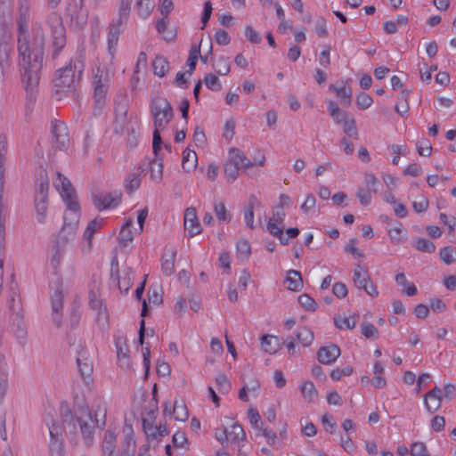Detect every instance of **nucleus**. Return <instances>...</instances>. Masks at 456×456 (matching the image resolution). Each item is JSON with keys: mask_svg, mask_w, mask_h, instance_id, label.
I'll return each mask as SVG.
<instances>
[{"mask_svg": "<svg viewBox=\"0 0 456 456\" xmlns=\"http://www.w3.org/2000/svg\"><path fill=\"white\" fill-rule=\"evenodd\" d=\"M125 434L124 445L125 449L121 456H131L135 448V441L134 438V431L131 427H126L123 430Z\"/></svg>", "mask_w": 456, "mask_h": 456, "instance_id": "33", "label": "nucleus"}, {"mask_svg": "<svg viewBox=\"0 0 456 456\" xmlns=\"http://www.w3.org/2000/svg\"><path fill=\"white\" fill-rule=\"evenodd\" d=\"M63 295L61 290H56L51 297L52 309L53 313H60L62 309Z\"/></svg>", "mask_w": 456, "mask_h": 456, "instance_id": "64", "label": "nucleus"}, {"mask_svg": "<svg viewBox=\"0 0 456 456\" xmlns=\"http://www.w3.org/2000/svg\"><path fill=\"white\" fill-rule=\"evenodd\" d=\"M330 90L334 92L346 106L351 105L352 92L350 88H347L345 86L338 87L335 85L331 84L330 85Z\"/></svg>", "mask_w": 456, "mask_h": 456, "instance_id": "36", "label": "nucleus"}, {"mask_svg": "<svg viewBox=\"0 0 456 456\" xmlns=\"http://www.w3.org/2000/svg\"><path fill=\"white\" fill-rule=\"evenodd\" d=\"M84 68L85 58L82 53H79L74 59H71L66 67L57 70L53 86L55 94L60 95L58 99L68 94H75Z\"/></svg>", "mask_w": 456, "mask_h": 456, "instance_id": "3", "label": "nucleus"}, {"mask_svg": "<svg viewBox=\"0 0 456 456\" xmlns=\"http://www.w3.org/2000/svg\"><path fill=\"white\" fill-rule=\"evenodd\" d=\"M49 433L51 441L49 450L52 456H61L62 453V441L59 439V427L54 423L49 427Z\"/></svg>", "mask_w": 456, "mask_h": 456, "instance_id": "23", "label": "nucleus"}, {"mask_svg": "<svg viewBox=\"0 0 456 456\" xmlns=\"http://www.w3.org/2000/svg\"><path fill=\"white\" fill-rule=\"evenodd\" d=\"M239 168L235 167L233 164L227 162L224 164V175L228 182H234L239 175Z\"/></svg>", "mask_w": 456, "mask_h": 456, "instance_id": "61", "label": "nucleus"}, {"mask_svg": "<svg viewBox=\"0 0 456 456\" xmlns=\"http://www.w3.org/2000/svg\"><path fill=\"white\" fill-rule=\"evenodd\" d=\"M132 0H121L118 17L119 22H126L129 18Z\"/></svg>", "mask_w": 456, "mask_h": 456, "instance_id": "55", "label": "nucleus"}, {"mask_svg": "<svg viewBox=\"0 0 456 456\" xmlns=\"http://www.w3.org/2000/svg\"><path fill=\"white\" fill-rule=\"evenodd\" d=\"M52 144L53 147L59 151H65L69 144V135L67 126L59 120L52 122Z\"/></svg>", "mask_w": 456, "mask_h": 456, "instance_id": "9", "label": "nucleus"}, {"mask_svg": "<svg viewBox=\"0 0 456 456\" xmlns=\"http://www.w3.org/2000/svg\"><path fill=\"white\" fill-rule=\"evenodd\" d=\"M126 22H119V18H118L115 21H113L109 27V32L107 37L108 42V53L110 63H113V60L115 57L117 45L118 42V37L121 31L124 29V26Z\"/></svg>", "mask_w": 456, "mask_h": 456, "instance_id": "11", "label": "nucleus"}, {"mask_svg": "<svg viewBox=\"0 0 456 456\" xmlns=\"http://www.w3.org/2000/svg\"><path fill=\"white\" fill-rule=\"evenodd\" d=\"M117 347V359L118 363L121 368L129 369L131 366L130 358L127 354L128 348L126 340L123 338H118L116 339Z\"/></svg>", "mask_w": 456, "mask_h": 456, "instance_id": "22", "label": "nucleus"}, {"mask_svg": "<svg viewBox=\"0 0 456 456\" xmlns=\"http://www.w3.org/2000/svg\"><path fill=\"white\" fill-rule=\"evenodd\" d=\"M408 94L409 92L407 90H403L398 95V101L395 103V110L400 114L403 115L409 111V104H408Z\"/></svg>", "mask_w": 456, "mask_h": 456, "instance_id": "43", "label": "nucleus"}, {"mask_svg": "<svg viewBox=\"0 0 456 456\" xmlns=\"http://www.w3.org/2000/svg\"><path fill=\"white\" fill-rule=\"evenodd\" d=\"M131 273L128 272L123 277L118 278V286L121 293L127 294L133 285Z\"/></svg>", "mask_w": 456, "mask_h": 456, "instance_id": "56", "label": "nucleus"}, {"mask_svg": "<svg viewBox=\"0 0 456 456\" xmlns=\"http://www.w3.org/2000/svg\"><path fill=\"white\" fill-rule=\"evenodd\" d=\"M140 166L144 171L149 168L151 179L156 183H159L163 178V162L162 159L155 156L152 160H143Z\"/></svg>", "mask_w": 456, "mask_h": 456, "instance_id": "18", "label": "nucleus"}, {"mask_svg": "<svg viewBox=\"0 0 456 456\" xmlns=\"http://www.w3.org/2000/svg\"><path fill=\"white\" fill-rule=\"evenodd\" d=\"M18 1V10L19 16L17 19L18 24L22 28L23 27L28 26V22L30 20V8L31 3L30 0H17Z\"/></svg>", "mask_w": 456, "mask_h": 456, "instance_id": "26", "label": "nucleus"}, {"mask_svg": "<svg viewBox=\"0 0 456 456\" xmlns=\"http://www.w3.org/2000/svg\"><path fill=\"white\" fill-rule=\"evenodd\" d=\"M27 27L19 25L18 52L19 64L21 69V81L26 91L33 92L39 83V70L42 68L45 33L38 27L32 29V37L27 35Z\"/></svg>", "mask_w": 456, "mask_h": 456, "instance_id": "1", "label": "nucleus"}, {"mask_svg": "<svg viewBox=\"0 0 456 456\" xmlns=\"http://www.w3.org/2000/svg\"><path fill=\"white\" fill-rule=\"evenodd\" d=\"M133 225V221L131 219L127 220L126 224L123 225L119 232L118 240L120 244L126 246L134 240V234L131 231V227Z\"/></svg>", "mask_w": 456, "mask_h": 456, "instance_id": "41", "label": "nucleus"}, {"mask_svg": "<svg viewBox=\"0 0 456 456\" xmlns=\"http://www.w3.org/2000/svg\"><path fill=\"white\" fill-rule=\"evenodd\" d=\"M152 67L154 74L159 77H164L169 69L167 60L160 55L155 57L152 62Z\"/></svg>", "mask_w": 456, "mask_h": 456, "instance_id": "40", "label": "nucleus"}, {"mask_svg": "<svg viewBox=\"0 0 456 456\" xmlns=\"http://www.w3.org/2000/svg\"><path fill=\"white\" fill-rule=\"evenodd\" d=\"M328 110L330 115L337 124L342 125L344 122L350 118L348 114L346 111L340 110L335 102H330L328 104Z\"/></svg>", "mask_w": 456, "mask_h": 456, "instance_id": "35", "label": "nucleus"}, {"mask_svg": "<svg viewBox=\"0 0 456 456\" xmlns=\"http://www.w3.org/2000/svg\"><path fill=\"white\" fill-rule=\"evenodd\" d=\"M286 282L288 289L293 291H298L303 287V280L300 272L297 270H289L287 272Z\"/></svg>", "mask_w": 456, "mask_h": 456, "instance_id": "32", "label": "nucleus"}, {"mask_svg": "<svg viewBox=\"0 0 456 456\" xmlns=\"http://www.w3.org/2000/svg\"><path fill=\"white\" fill-rule=\"evenodd\" d=\"M142 174H144V168L139 165L127 175L125 179V188L129 193L140 187Z\"/></svg>", "mask_w": 456, "mask_h": 456, "instance_id": "21", "label": "nucleus"}, {"mask_svg": "<svg viewBox=\"0 0 456 456\" xmlns=\"http://www.w3.org/2000/svg\"><path fill=\"white\" fill-rule=\"evenodd\" d=\"M334 322H335L336 327L340 330H343V329L352 330L356 325V322H355L354 318L346 317V316H341V315L335 317Z\"/></svg>", "mask_w": 456, "mask_h": 456, "instance_id": "49", "label": "nucleus"}, {"mask_svg": "<svg viewBox=\"0 0 456 456\" xmlns=\"http://www.w3.org/2000/svg\"><path fill=\"white\" fill-rule=\"evenodd\" d=\"M48 190L49 183L47 177H41L39 187L35 194V211L38 223L45 224L48 208Z\"/></svg>", "mask_w": 456, "mask_h": 456, "instance_id": "7", "label": "nucleus"}, {"mask_svg": "<svg viewBox=\"0 0 456 456\" xmlns=\"http://www.w3.org/2000/svg\"><path fill=\"white\" fill-rule=\"evenodd\" d=\"M410 452L411 456H429L426 444L422 442L411 444Z\"/></svg>", "mask_w": 456, "mask_h": 456, "instance_id": "60", "label": "nucleus"}, {"mask_svg": "<svg viewBox=\"0 0 456 456\" xmlns=\"http://www.w3.org/2000/svg\"><path fill=\"white\" fill-rule=\"evenodd\" d=\"M246 439V433L242 427L238 423H234L228 430V443L238 444L240 448H242L243 443Z\"/></svg>", "mask_w": 456, "mask_h": 456, "instance_id": "27", "label": "nucleus"}, {"mask_svg": "<svg viewBox=\"0 0 456 456\" xmlns=\"http://www.w3.org/2000/svg\"><path fill=\"white\" fill-rule=\"evenodd\" d=\"M340 355V349L335 344L320 347L317 352L318 361L322 364H331Z\"/></svg>", "mask_w": 456, "mask_h": 456, "instance_id": "15", "label": "nucleus"}, {"mask_svg": "<svg viewBox=\"0 0 456 456\" xmlns=\"http://www.w3.org/2000/svg\"><path fill=\"white\" fill-rule=\"evenodd\" d=\"M425 407L428 412L434 413L438 411L442 405V389L435 387L424 395Z\"/></svg>", "mask_w": 456, "mask_h": 456, "instance_id": "16", "label": "nucleus"}, {"mask_svg": "<svg viewBox=\"0 0 456 456\" xmlns=\"http://www.w3.org/2000/svg\"><path fill=\"white\" fill-rule=\"evenodd\" d=\"M57 178L54 181V186L60 191L61 195L67 205L68 210H79V204L77 200V195L70 181L61 175L60 172H56Z\"/></svg>", "mask_w": 456, "mask_h": 456, "instance_id": "6", "label": "nucleus"}, {"mask_svg": "<svg viewBox=\"0 0 456 456\" xmlns=\"http://www.w3.org/2000/svg\"><path fill=\"white\" fill-rule=\"evenodd\" d=\"M103 218H94L86 226L84 232V239L87 240L89 247L92 245V238L94 232L103 225Z\"/></svg>", "mask_w": 456, "mask_h": 456, "instance_id": "37", "label": "nucleus"}, {"mask_svg": "<svg viewBox=\"0 0 456 456\" xmlns=\"http://www.w3.org/2000/svg\"><path fill=\"white\" fill-rule=\"evenodd\" d=\"M175 257L176 248L175 247H167L161 257V271L166 276H170L174 273Z\"/></svg>", "mask_w": 456, "mask_h": 456, "instance_id": "19", "label": "nucleus"}, {"mask_svg": "<svg viewBox=\"0 0 456 456\" xmlns=\"http://www.w3.org/2000/svg\"><path fill=\"white\" fill-rule=\"evenodd\" d=\"M298 303L307 311H315L318 307L317 303L307 294H302L298 297Z\"/></svg>", "mask_w": 456, "mask_h": 456, "instance_id": "54", "label": "nucleus"}, {"mask_svg": "<svg viewBox=\"0 0 456 456\" xmlns=\"http://www.w3.org/2000/svg\"><path fill=\"white\" fill-rule=\"evenodd\" d=\"M94 412V420L93 419L92 413L86 406H80L73 416L69 410L62 412L64 428L69 432H76L77 428L84 437L85 444L87 447L93 444L94 422L102 424L105 423L106 418V405L102 398H96L93 404Z\"/></svg>", "mask_w": 456, "mask_h": 456, "instance_id": "2", "label": "nucleus"}, {"mask_svg": "<svg viewBox=\"0 0 456 456\" xmlns=\"http://www.w3.org/2000/svg\"><path fill=\"white\" fill-rule=\"evenodd\" d=\"M142 427L148 442L153 444L154 446L158 445L162 437L168 434L165 426H155L147 419H143Z\"/></svg>", "mask_w": 456, "mask_h": 456, "instance_id": "12", "label": "nucleus"}, {"mask_svg": "<svg viewBox=\"0 0 456 456\" xmlns=\"http://www.w3.org/2000/svg\"><path fill=\"white\" fill-rule=\"evenodd\" d=\"M94 207L98 210L116 208L121 202V192H98L92 195Z\"/></svg>", "mask_w": 456, "mask_h": 456, "instance_id": "10", "label": "nucleus"}, {"mask_svg": "<svg viewBox=\"0 0 456 456\" xmlns=\"http://www.w3.org/2000/svg\"><path fill=\"white\" fill-rule=\"evenodd\" d=\"M228 161L238 167L239 169L247 171L250 167H253L252 161H250L238 148H232L229 151Z\"/></svg>", "mask_w": 456, "mask_h": 456, "instance_id": "20", "label": "nucleus"}, {"mask_svg": "<svg viewBox=\"0 0 456 456\" xmlns=\"http://www.w3.org/2000/svg\"><path fill=\"white\" fill-rule=\"evenodd\" d=\"M173 415L176 420L185 421L188 419L187 407L183 401H175L173 404Z\"/></svg>", "mask_w": 456, "mask_h": 456, "instance_id": "42", "label": "nucleus"}, {"mask_svg": "<svg viewBox=\"0 0 456 456\" xmlns=\"http://www.w3.org/2000/svg\"><path fill=\"white\" fill-rule=\"evenodd\" d=\"M251 253V248L248 240H241L237 243V256L241 260H247Z\"/></svg>", "mask_w": 456, "mask_h": 456, "instance_id": "51", "label": "nucleus"}, {"mask_svg": "<svg viewBox=\"0 0 456 456\" xmlns=\"http://www.w3.org/2000/svg\"><path fill=\"white\" fill-rule=\"evenodd\" d=\"M295 335L297 337V341L301 343L304 346H310L314 338V332L306 327L298 328L295 331Z\"/></svg>", "mask_w": 456, "mask_h": 456, "instance_id": "39", "label": "nucleus"}, {"mask_svg": "<svg viewBox=\"0 0 456 456\" xmlns=\"http://www.w3.org/2000/svg\"><path fill=\"white\" fill-rule=\"evenodd\" d=\"M454 248L451 246L444 247L440 249L441 261L445 265H451L455 261L453 257Z\"/></svg>", "mask_w": 456, "mask_h": 456, "instance_id": "63", "label": "nucleus"}, {"mask_svg": "<svg viewBox=\"0 0 456 456\" xmlns=\"http://www.w3.org/2000/svg\"><path fill=\"white\" fill-rule=\"evenodd\" d=\"M380 184L379 180L371 173H367L364 175V185L365 188L370 190L371 192L376 193L378 191V186Z\"/></svg>", "mask_w": 456, "mask_h": 456, "instance_id": "58", "label": "nucleus"}, {"mask_svg": "<svg viewBox=\"0 0 456 456\" xmlns=\"http://www.w3.org/2000/svg\"><path fill=\"white\" fill-rule=\"evenodd\" d=\"M154 8L151 0H136V9L140 17L146 19Z\"/></svg>", "mask_w": 456, "mask_h": 456, "instance_id": "44", "label": "nucleus"}, {"mask_svg": "<svg viewBox=\"0 0 456 456\" xmlns=\"http://www.w3.org/2000/svg\"><path fill=\"white\" fill-rule=\"evenodd\" d=\"M259 202L255 195H250L248 204L244 210V221L249 228H254V208L258 206Z\"/></svg>", "mask_w": 456, "mask_h": 456, "instance_id": "34", "label": "nucleus"}, {"mask_svg": "<svg viewBox=\"0 0 456 456\" xmlns=\"http://www.w3.org/2000/svg\"><path fill=\"white\" fill-rule=\"evenodd\" d=\"M213 68L217 74L221 76L227 75L231 70L229 58L220 56L213 64Z\"/></svg>", "mask_w": 456, "mask_h": 456, "instance_id": "46", "label": "nucleus"}, {"mask_svg": "<svg viewBox=\"0 0 456 456\" xmlns=\"http://www.w3.org/2000/svg\"><path fill=\"white\" fill-rule=\"evenodd\" d=\"M286 213L281 207H275L273 210V216L267 223V231L270 232L273 227L284 228V220Z\"/></svg>", "mask_w": 456, "mask_h": 456, "instance_id": "28", "label": "nucleus"}, {"mask_svg": "<svg viewBox=\"0 0 456 456\" xmlns=\"http://www.w3.org/2000/svg\"><path fill=\"white\" fill-rule=\"evenodd\" d=\"M80 216V209L79 210H68L64 214V224L61 227L60 233L57 237V240H64L65 244L69 245V243L73 240L75 238L78 221Z\"/></svg>", "mask_w": 456, "mask_h": 456, "instance_id": "8", "label": "nucleus"}, {"mask_svg": "<svg viewBox=\"0 0 456 456\" xmlns=\"http://www.w3.org/2000/svg\"><path fill=\"white\" fill-rule=\"evenodd\" d=\"M200 54V48H198L197 46H193L191 49L190 54H189L188 60H187V65L189 67L188 73L190 75L192 74V72L194 71V69L196 68L197 61H198Z\"/></svg>", "mask_w": 456, "mask_h": 456, "instance_id": "59", "label": "nucleus"}, {"mask_svg": "<svg viewBox=\"0 0 456 456\" xmlns=\"http://www.w3.org/2000/svg\"><path fill=\"white\" fill-rule=\"evenodd\" d=\"M153 117L154 128L164 130L173 118V109L169 102L163 97L154 98L150 105Z\"/></svg>", "mask_w": 456, "mask_h": 456, "instance_id": "5", "label": "nucleus"}, {"mask_svg": "<svg viewBox=\"0 0 456 456\" xmlns=\"http://www.w3.org/2000/svg\"><path fill=\"white\" fill-rule=\"evenodd\" d=\"M197 154L194 151L186 150L183 151V160H182V167L186 172H190L195 169L197 166Z\"/></svg>", "mask_w": 456, "mask_h": 456, "instance_id": "38", "label": "nucleus"}, {"mask_svg": "<svg viewBox=\"0 0 456 456\" xmlns=\"http://www.w3.org/2000/svg\"><path fill=\"white\" fill-rule=\"evenodd\" d=\"M4 183V168H0V246L5 238V217L3 214V191Z\"/></svg>", "mask_w": 456, "mask_h": 456, "instance_id": "29", "label": "nucleus"}, {"mask_svg": "<svg viewBox=\"0 0 456 456\" xmlns=\"http://www.w3.org/2000/svg\"><path fill=\"white\" fill-rule=\"evenodd\" d=\"M342 127H343V131L344 133L353 138V139H358V131H357V128H356V121L354 118H350L348 120H346V122H344L342 124Z\"/></svg>", "mask_w": 456, "mask_h": 456, "instance_id": "50", "label": "nucleus"}, {"mask_svg": "<svg viewBox=\"0 0 456 456\" xmlns=\"http://www.w3.org/2000/svg\"><path fill=\"white\" fill-rule=\"evenodd\" d=\"M204 83L209 90L217 92L222 89L219 78L214 74H207L204 78Z\"/></svg>", "mask_w": 456, "mask_h": 456, "instance_id": "53", "label": "nucleus"}, {"mask_svg": "<svg viewBox=\"0 0 456 456\" xmlns=\"http://www.w3.org/2000/svg\"><path fill=\"white\" fill-rule=\"evenodd\" d=\"M262 349L270 354H275L280 348L279 338L273 335H264L261 338Z\"/></svg>", "mask_w": 456, "mask_h": 456, "instance_id": "30", "label": "nucleus"}, {"mask_svg": "<svg viewBox=\"0 0 456 456\" xmlns=\"http://www.w3.org/2000/svg\"><path fill=\"white\" fill-rule=\"evenodd\" d=\"M184 229L189 237H193L201 232V226L194 208H188L184 212Z\"/></svg>", "mask_w": 456, "mask_h": 456, "instance_id": "14", "label": "nucleus"}, {"mask_svg": "<svg viewBox=\"0 0 456 456\" xmlns=\"http://www.w3.org/2000/svg\"><path fill=\"white\" fill-rule=\"evenodd\" d=\"M406 233L407 231L403 227L401 224H399L398 226L392 228L388 231V235L390 237L391 241L394 244L403 243Z\"/></svg>", "mask_w": 456, "mask_h": 456, "instance_id": "45", "label": "nucleus"}, {"mask_svg": "<svg viewBox=\"0 0 456 456\" xmlns=\"http://www.w3.org/2000/svg\"><path fill=\"white\" fill-rule=\"evenodd\" d=\"M373 103L372 98L366 93L362 92L356 97V104L360 110H367Z\"/></svg>", "mask_w": 456, "mask_h": 456, "instance_id": "62", "label": "nucleus"}, {"mask_svg": "<svg viewBox=\"0 0 456 456\" xmlns=\"http://www.w3.org/2000/svg\"><path fill=\"white\" fill-rule=\"evenodd\" d=\"M6 304L10 312L20 315L21 311V300L18 285L16 282H11L6 294Z\"/></svg>", "mask_w": 456, "mask_h": 456, "instance_id": "13", "label": "nucleus"}, {"mask_svg": "<svg viewBox=\"0 0 456 456\" xmlns=\"http://www.w3.org/2000/svg\"><path fill=\"white\" fill-rule=\"evenodd\" d=\"M414 247L418 250L422 251V252L432 253L436 250L435 244L432 241H430L427 239H424V238H418L415 240Z\"/></svg>", "mask_w": 456, "mask_h": 456, "instance_id": "52", "label": "nucleus"}, {"mask_svg": "<svg viewBox=\"0 0 456 456\" xmlns=\"http://www.w3.org/2000/svg\"><path fill=\"white\" fill-rule=\"evenodd\" d=\"M78 372L85 382L89 383L93 373V363L89 359L81 354L77 357Z\"/></svg>", "mask_w": 456, "mask_h": 456, "instance_id": "24", "label": "nucleus"}, {"mask_svg": "<svg viewBox=\"0 0 456 456\" xmlns=\"http://www.w3.org/2000/svg\"><path fill=\"white\" fill-rule=\"evenodd\" d=\"M301 393L304 398L313 402L317 397V391L313 382L306 381L301 386Z\"/></svg>", "mask_w": 456, "mask_h": 456, "instance_id": "48", "label": "nucleus"}, {"mask_svg": "<svg viewBox=\"0 0 456 456\" xmlns=\"http://www.w3.org/2000/svg\"><path fill=\"white\" fill-rule=\"evenodd\" d=\"M64 30L61 26L56 27L53 30V45L55 46L54 55L65 45Z\"/></svg>", "mask_w": 456, "mask_h": 456, "instance_id": "47", "label": "nucleus"}, {"mask_svg": "<svg viewBox=\"0 0 456 456\" xmlns=\"http://www.w3.org/2000/svg\"><path fill=\"white\" fill-rule=\"evenodd\" d=\"M12 47L6 43H0V76L4 77L12 65Z\"/></svg>", "mask_w": 456, "mask_h": 456, "instance_id": "25", "label": "nucleus"}, {"mask_svg": "<svg viewBox=\"0 0 456 456\" xmlns=\"http://www.w3.org/2000/svg\"><path fill=\"white\" fill-rule=\"evenodd\" d=\"M354 285L358 289H364L370 282V279L369 277L368 271L362 267L361 265H357L354 270V278H353Z\"/></svg>", "mask_w": 456, "mask_h": 456, "instance_id": "31", "label": "nucleus"}, {"mask_svg": "<svg viewBox=\"0 0 456 456\" xmlns=\"http://www.w3.org/2000/svg\"><path fill=\"white\" fill-rule=\"evenodd\" d=\"M68 245L64 240H57L51 249L50 265L55 273L59 271L61 263L66 254Z\"/></svg>", "mask_w": 456, "mask_h": 456, "instance_id": "17", "label": "nucleus"}, {"mask_svg": "<svg viewBox=\"0 0 456 456\" xmlns=\"http://www.w3.org/2000/svg\"><path fill=\"white\" fill-rule=\"evenodd\" d=\"M99 64L96 69L93 71L92 86L94 89V113L99 115L102 113L107 102V94L110 87L111 66Z\"/></svg>", "mask_w": 456, "mask_h": 456, "instance_id": "4", "label": "nucleus"}, {"mask_svg": "<svg viewBox=\"0 0 456 456\" xmlns=\"http://www.w3.org/2000/svg\"><path fill=\"white\" fill-rule=\"evenodd\" d=\"M127 109L124 104H119L116 108V123L119 125L121 129L125 128L126 124Z\"/></svg>", "mask_w": 456, "mask_h": 456, "instance_id": "57", "label": "nucleus"}]
</instances>
